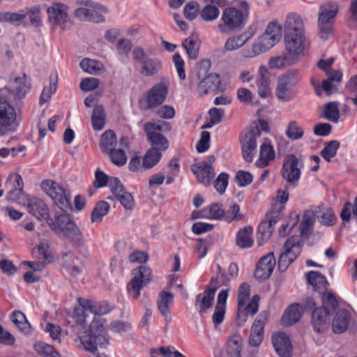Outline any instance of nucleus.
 <instances>
[{
    "mask_svg": "<svg viewBox=\"0 0 357 357\" xmlns=\"http://www.w3.org/2000/svg\"><path fill=\"white\" fill-rule=\"evenodd\" d=\"M273 231L268 226L260 223L257 232V243L259 245H264L271 238Z\"/></svg>",
    "mask_w": 357,
    "mask_h": 357,
    "instance_id": "nucleus-60",
    "label": "nucleus"
},
{
    "mask_svg": "<svg viewBox=\"0 0 357 357\" xmlns=\"http://www.w3.org/2000/svg\"><path fill=\"white\" fill-rule=\"evenodd\" d=\"M17 128L15 109L8 101L0 97V137L13 134Z\"/></svg>",
    "mask_w": 357,
    "mask_h": 357,
    "instance_id": "nucleus-6",
    "label": "nucleus"
},
{
    "mask_svg": "<svg viewBox=\"0 0 357 357\" xmlns=\"http://www.w3.org/2000/svg\"><path fill=\"white\" fill-rule=\"evenodd\" d=\"M41 188L61 210L68 211L71 208L65 190L58 183L52 180H45L41 183Z\"/></svg>",
    "mask_w": 357,
    "mask_h": 357,
    "instance_id": "nucleus-11",
    "label": "nucleus"
},
{
    "mask_svg": "<svg viewBox=\"0 0 357 357\" xmlns=\"http://www.w3.org/2000/svg\"><path fill=\"white\" fill-rule=\"evenodd\" d=\"M298 75L297 70H288L278 77L275 96L280 101L287 102L295 98L294 87L298 81Z\"/></svg>",
    "mask_w": 357,
    "mask_h": 357,
    "instance_id": "nucleus-5",
    "label": "nucleus"
},
{
    "mask_svg": "<svg viewBox=\"0 0 357 357\" xmlns=\"http://www.w3.org/2000/svg\"><path fill=\"white\" fill-rule=\"evenodd\" d=\"M323 117L331 122L337 123L340 119L338 102H329L324 105Z\"/></svg>",
    "mask_w": 357,
    "mask_h": 357,
    "instance_id": "nucleus-44",
    "label": "nucleus"
},
{
    "mask_svg": "<svg viewBox=\"0 0 357 357\" xmlns=\"http://www.w3.org/2000/svg\"><path fill=\"white\" fill-rule=\"evenodd\" d=\"M191 170L197 181L205 186L210 185L215 177V171L213 167L207 162H199L192 165Z\"/></svg>",
    "mask_w": 357,
    "mask_h": 357,
    "instance_id": "nucleus-20",
    "label": "nucleus"
},
{
    "mask_svg": "<svg viewBox=\"0 0 357 357\" xmlns=\"http://www.w3.org/2000/svg\"><path fill=\"white\" fill-rule=\"evenodd\" d=\"M132 275L127 285V290L132 298L137 299L140 296V290L151 280L152 271L149 267L142 266L133 270Z\"/></svg>",
    "mask_w": 357,
    "mask_h": 357,
    "instance_id": "nucleus-12",
    "label": "nucleus"
},
{
    "mask_svg": "<svg viewBox=\"0 0 357 357\" xmlns=\"http://www.w3.org/2000/svg\"><path fill=\"white\" fill-rule=\"evenodd\" d=\"M182 45L191 59L197 58L200 46L199 41L192 38H188L184 40Z\"/></svg>",
    "mask_w": 357,
    "mask_h": 357,
    "instance_id": "nucleus-50",
    "label": "nucleus"
},
{
    "mask_svg": "<svg viewBox=\"0 0 357 357\" xmlns=\"http://www.w3.org/2000/svg\"><path fill=\"white\" fill-rule=\"evenodd\" d=\"M340 147V142L336 140H332L325 143L324 149L321 151V155L327 161L330 162L331 159L333 158L336 153L338 148Z\"/></svg>",
    "mask_w": 357,
    "mask_h": 357,
    "instance_id": "nucleus-53",
    "label": "nucleus"
},
{
    "mask_svg": "<svg viewBox=\"0 0 357 357\" xmlns=\"http://www.w3.org/2000/svg\"><path fill=\"white\" fill-rule=\"evenodd\" d=\"M13 93L19 98L24 96L27 92L28 89L24 83V77L10 78V86Z\"/></svg>",
    "mask_w": 357,
    "mask_h": 357,
    "instance_id": "nucleus-54",
    "label": "nucleus"
},
{
    "mask_svg": "<svg viewBox=\"0 0 357 357\" xmlns=\"http://www.w3.org/2000/svg\"><path fill=\"white\" fill-rule=\"evenodd\" d=\"M116 142L115 133L110 130H106L101 136L100 148L102 152L107 153L115 149Z\"/></svg>",
    "mask_w": 357,
    "mask_h": 357,
    "instance_id": "nucleus-42",
    "label": "nucleus"
},
{
    "mask_svg": "<svg viewBox=\"0 0 357 357\" xmlns=\"http://www.w3.org/2000/svg\"><path fill=\"white\" fill-rule=\"evenodd\" d=\"M350 315L347 310H339L335 315L332 321V330L336 334L345 332L349 326Z\"/></svg>",
    "mask_w": 357,
    "mask_h": 357,
    "instance_id": "nucleus-29",
    "label": "nucleus"
},
{
    "mask_svg": "<svg viewBox=\"0 0 357 357\" xmlns=\"http://www.w3.org/2000/svg\"><path fill=\"white\" fill-rule=\"evenodd\" d=\"M68 13L69 7L61 2H54L47 9L49 22L62 30H68L72 26Z\"/></svg>",
    "mask_w": 357,
    "mask_h": 357,
    "instance_id": "nucleus-10",
    "label": "nucleus"
},
{
    "mask_svg": "<svg viewBox=\"0 0 357 357\" xmlns=\"http://www.w3.org/2000/svg\"><path fill=\"white\" fill-rule=\"evenodd\" d=\"M272 344L275 351L280 357L291 356V343L289 337L285 333L279 332L273 335Z\"/></svg>",
    "mask_w": 357,
    "mask_h": 357,
    "instance_id": "nucleus-21",
    "label": "nucleus"
},
{
    "mask_svg": "<svg viewBox=\"0 0 357 357\" xmlns=\"http://www.w3.org/2000/svg\"><path fill=\"white\" fill-rule=\"evenodd\" d=\"M12 177H14L15 184L13 185V189L8 192L7 199L24 206L29 197L25 195L23 192L24 183L22 178L17 174H10V178Z\"/></svg>",
    "mask_w": 357,
    "mask_h": 357,
    "instance_id": "nucleus-24",
    "label": "nucleus"
},
{
    "mask_svg": "<svg viewBox=\"0 0 357 357\" xmlns=\"http://www.w3.org/2000/svg\"><path fill=\"white\" fill-rule=\"evenodd\" d=\"M281 175L289 183H294L301 176V169L298 158L294 155H289L285 158Z\"/></svg>",
    "mask_w": 357,
    "mask_h": 357,
    "instance_id": "nucleus-16",
    "label": "nucleus"
},
{
    "mask_svg": "<svg viewBox=\"0 0 357 357\" xmlns=\"http://www.w3.org/2000/svg\"><path fill=\"white\" fill-rule=\"evenodd\" d=\"M38 254L41 257L46 261L47 263L53 261L54 257L50 250V245L48 243L41 241L36 247Z\"/></svg>",
    "mask_w": 357,
    "mask_h": 357,
    "instance_id": "nucleus-61",
    "label": "nucleus"
},
{
    "mask_svg": "<svg viewBox=\"0 0 357 357\" xmlns=\"http://www.w3.org/2000/svg\"><path fill=\"white\" fill-rule=\"evenodd\" d=\"M338 11L339 5L336 1L326 2L323 3L319 8L318 19L321 21L328 20L333 22V20L336 17Z\"/></svg>",
    "mask_w": 357,
    "mask_h": 357,
    "instance_id": "nucleus-32",
    "label": "nucleus"
},
{
    "mask_svg": "<svg viewBox=\"0 0 357 357\" xmlns=\"http://www.w3.org/2000/svg\"><path fill=\"white\" fill-rule=\"evenodd\" d=\"M268 319L266 312H261L252 324L249 342L252 346H258L263 340L264 327Z\"/></svg>",
    "mask_w": 357,
    "mask_h": 357,
    "instance_id": "nucleus-22",
    "label": "nucleus"
},
{
    "mask_svg": "<svg viewBox=\"0 0 357 357\" xmlns=\"http://www.w3.org/2000/svg\"><path fill=\"white\" fill-rule=\"evenodd\" d=\"M106 121V114L102 105H96L91 115L93 128L95 130H101L104 128Z\"/></svg>",
    "mask_w": 357,
    "mask_h": 357,
    "instance_id": "nucleus-38",
    "label": "nucleus"
},
{
    "mask_svg": "<svg viewBox=\"0 0 357 357\" xmlns=\"http://www.w3.org/2000/svg\"><path fill=\"white\" fill-rule=\"evenodd\" d=\"M298 62L289 53L272 56L268 60V66L271 69H283L291 66Z\"/></svg>",
    "mask_w": 357,
    "mask_h": 357,
    "instance_id": "nucleus-30",
    "label": "nucleus"
},
{
    "mask_svg": "<svg viewBox=\"0 0 357 357\" xmlns=\"http://www.w3.org/2000/svg\"><path fill=\"white\" fill-rule=\"evenodd\" d=\"M320 223L326 226L335 225L337 218L333 209L330 208L319 207L315 211Z\"/></svg>",
    "mask_w": 357,
    "mask_h": 357,
    "instance_id": "nucleus-40",
    "label": "nucleus"
},
{
    "mask_svg": "<svg viewBox=\"0 0 357 357\" xmlns=\"http://www.w3.org/2000/svg\"><path fill=\"white\" fill-rule=\"evenodd\" d=\"M245 15L243 11L234 7L225 8L218 25L220 33H231L241 30L245 22Z\"/></svg>",
    "mask_w": 357,
    "mask_h": 357,
    "instance_id": "nucleus-4",
    "label": "nucleus"
},
{
    "mask_svg": "<svg viewBox=\"0 0 357 357\" xmlns=\"http://www.w3.org/2000/svg\"><path fill=\"white\" fill-rule=\"evenodd\" d=\"M314 222V211L311 210L305 211L303 213L300 225L301 235L303 236H308L312 232Z\"/></svg>",
    "mask_w": 357,
    "mask_h": 357,
    "instance_id": "nucleus-37",
    "label": "nucleus"
},
{
    "mask_svg": "<svg viewBox=\"0 0 357 357\" xmlns=\"http://www.w3.org/2000/svg\"><path fill=\"white\" fill-rule=\"evenodd\" d=\"M275 158V151L273 147L266 142L262 144L260 147L259 159L257 160L255 165L257 167L263 168L267 166L271 160Z\"/></svg>",
    "mask_w": 357,
    "mask_h": 357,
    "instance_id": "nucleus-35",
    "label": "nucleus"
},
{
    "mask_svg": "<svg viewBox=\"0 0 357 357\" xmlns=\"http://www.w3.org/2000/svg\"><path fill=\"white\" fill-rule=\"evenodd\" d=\"M322 303L323 307L321 308L325 309L328 311V313L331 314L338 305L337 301L335 296L330 292H322Z\"/></svg>",
    "mask_w": 357,
    "mask_h": 357,
    "instance_id": "nucleus-56",
    "label": "nucleus"
},
{
    "mask_svg": "<svg viewBox=\"0 0 357 357\" xmlns=\"http://www.w3.org/2000/svg\"><path fill=\"white\" fill-rule=\"evenodd\" d=\"M259 296L255 295L252 296L251 301L243 307L238 306V313L236 317V324L238 326H243L248 319V314H255L259 310Z\"/></svg>",
    "mask_w": 357,
    "mask_h": 357,
    "instance_id": "nucleus-25",
    "label": "nucleus"
},
{
    "mask_svg": "<svg viewBox=\"0 0 357 357\" xmlns=\"http://www.w3.org/2000/svg\"><path fill=\"white\" fill-rule=\"evenodd\" d=\"M285 134L289 139L298 140L303 137V130L297 121H291L287 126Z\"/></svg>",
    "mask_w": 357,
    "mask_h": 357,
    "instance_id": "nucleus-52",
    "label": "nucleus"
},
{
    "mask_svg": "<svg viewBox=\"0 0 357 357\" xmlns=\"http://www.w3.org/2000/svg\"><path fill=\"white\" fill-rule=\"evenodd\" d=\"M281 36V26L275 22H270L264 33L257 39L252 47L243 50V56L254 58L268 51L280 41Z\"/></svg>",
    "mask_w": 357,
    "mask_h": 357,
    "instance_id": "nucleus-2",
    "label": "nucleus"
},
{
    "mask_svg": "<svg viewBox=\"0 0 357 357\" xmlns=\"http://www.w3.org/2000/svg\"><path fill=\"white\" fill-rule=\"evenodd\" d=\"M133 59L141 66L140 73L144 77H152L161 70L162 68V61L157 58H151L144 50L137 47L132 52Z\"/></svg>",
    "mask_w": 357,
    "mask_h": 357,
    "instance_id": "nucleus-8",
    "label": "nucleus"
},
{
    "mask_svg": "<svg viewBox=\"0 0 357 357\" xmlns=\"http://www.w3.org/2000/svg\"><path fill=\"white\" fill-rule=\"evenodd\" d=\"M301 317V312L298 304L290 305L282 317L284 326H290L297 322Z\"/></svg>",
    "mask_w": 357,
    "mask_h": 357,
    "instance_id": "nucleus-39",
    "label": "nucleus"
},
{
    "mask_svg": "<svg viewBox=\"0 0 357 357\" xmlns=\"http://www.w3.org/2000/svg\"><path fill=\"white\" fill-rule=\"evenodd\" d=\"M275 266V259L273 252L261 258L255 271V277L259 280L269 278Z\"/></svg>",
    "mask_w": 357,
    "mask_h": 357,
    "instance_id": "nucleus-19",
    "label": "nucleus"
},
{
    "mask_svg": "<svg viewBox=\"0 0 357 357\" xmlns=\"http://www.w3.org/2000/svg\"><path fill=\"white\" fill-rule=\"evenodd\" d=\"M252 234L253 228L251 226H246L241 229L236 234V245L242 249L252 248L254 244Z\"/></svg>",
    "mask_w": 357,
    "mask_h": 357,
    "instance_id": "nucleus-31",
    "label": "nucleus"
},
{
    "mask_svg": "<svg viewBox=\"0 0 357 357\" xmlns=\"http://www.w3.org/2000/svg\"><path fill=\"white\" fill-rule=\"evenodd\" d=\"M79 306L75 307L73 317L76 324L74 328L79 339L80 348L93 354L97 346L105 347L109 344L104 335L105 319L100 315L107 312L98 303L85 298H78Z\"/></svg>",
    "mask_w": 357,
    "mask_h": 357,
    "instance_id": "nucleus-1",
    "label": "nucleus"
},
{
    "mask_svg": "<svg viewBox=\"0 0 357 357\" xmlns=\"http://www.w3.org/2000/svg\"><path fill=\"white\" fill-rule=\"evenodd\" d=\"M162 157L161 153L156 148L149 149L143 158V167L149 169L158 163Z\"/></svg>",
    "mask_w": 357,
    "mask_h": 357,
    "instance_id": "nucleus-43",
    "label": "nucleus"
},
{
    "mask_svg": "<svg viewBox=\"0 0 357 357\" xmlns=\"http://www.w3.org/2000/svg\"><path fill=\"white\" fill-rule=\"evenodd\" d=\"M252 33H243L235 37L229 38L225 43L227 51H234L243 46L251 38Z\"/></svg>",
    "mask_w": 357,
    "mask_h": 357,
    "instance_id": "nucleus-36",
    "label": "nucleus"
},
{
    "mask_svg": "<svg viewBox=\"0 0 357 357\" xmlns=\"http://www.w3.org/2000/svg\"><path fill=\"white\" fill-rule=\"evenodd\" d=\"M243 218V215L240 212V206L238 204H232L229 208L225 212V220L229 222H237Z\"/></svg>",
    "mask_w": 357,
    "mask_h": 357,
    "instance_id": "nucleus-57",
    "label": "nucleus"
},
{
    "mask_svg": "<svg viewBox=\"0 0 357 357\" xmlns=\"http://www.w3.org/2000/svg\"><path fill=\"white\" fill-rule=\"evenodd\" d=\"M218 278L213 277L206 289L198 294L195 299V307L202 314L212 306L216 290L220 287Z\"/></svg>",
    "mask_w": 357,
    "mask_h": 357,
    "instance_id": "nucleus-14",
    "label": "nucleus"
},
{
    "mask_svg": "<svg viewBox=\"0 0 357 357\" xmlns=\"http://www.w3.org/2000/svg\"><path fill=\"white\" fill-rule=\"evenodd\" d=\"M199 4L196 1L188 3L184 8L183 13L185 17L189 20H195L198 13Z\"/></svg>",
    "mask_w": 357,
    "mask_h": 357,
    "instance_id": "nucleus-64",
    "label": "nucleus"
},
{
    "mask_svg": "<svg viewBox=\"0 0 357 357\" xmlns=\"http://www.w3.org/2000/svg\"><path fill=\"white\" fill-rule=\"evenodd\" d=\"M58 75L57 73H52L50 76V86L48 89L44 88L40 97L39 103L43 105L48 102L51 96L54 93L57 89Z\"/></svg>",
    "mask_w": 357,
    "mask_h": 357,
    "instance_id": "nucleus-45",
    "label": "nucleus"
},
{
    "mask_svg": "<svg viewBox=\"0 0 357 357\" xmlns=\"http://www.w3.org/2000/svg\"><path fill=\"white\" fill-rule=\"evenodd\" d=\"M284 47L287 53L298 61L299 58L305 54L308 47V42L304 34H284Z\"/></svg>",
    "mask_w": 357,
    "mask_h": 357,
    "instance_id": "nucleus-13",
    "label": "nucleus"
},
{
    "mask_svg": "<svg viewBox=\"0 0 357 357\" xmlns=\"http://www.w3.org/2000/svg\"><path fill=\"white\" fill-rule=\"evenodd\" d=\"M66 212L63 211L61 213L56 212L55 220L52 219L47 220V225L56 234H62L73 243L78 245H82L83 236L79 229Z\"/></svg>",
    "mask_w": 357,
    "mask_h": 357,
    "instance_id": "nucleus-3",
    "label": "nucleus"
},
{
    "mask_svg": "<svg viewBox=\"0 0 357 357\" xmlns=\"http://www.w3.org/2000/svg\"><path fill=\"white\" fill-rule=\"evenodd\" d=\"M91 9L89 6V1H87L84 6L77 8L74 11L75 16L79 20L84 22H98L101 20L100 16H93L90 14Z\"/></svg>",
    "mask_w": 357,
    "mask_h": 357,
    "instance_id": "nucleus-46",
    "label": "nucleus"
},
{
    "mask_svg": "<svg viewBox=\"0 0 357 357\" xmlns=\"http://www.w3.org/2000/svg\"><path fill=\"white\" fill-rule=\"evenodd\" d=\"M243 340L239 336L231 337L227 343L226 353L227 357H241Z\"/></svg>",
    "mask_w": 357,
    "mask_h": 357,
    "instance_id": "nucleus-41",
    "label": "nucleus"
},
{
    "mask_svg": "<svg viewBox=\"0 0 357 357\" xmlns=\"http://www.w3.org/2000/svg\"><path fill=\"white\" fill-rule=\"evenodd\" d=\"M303 241L299 236H291L288 238L282 247V251L278 260V268L283 272L301 254Z\"/></svg>",
    "mask_w": 357,
    "mask_h": 357,
    "instance_id": "nucleus-7",
    "label": "nucleus"
},
{
    "mask_svg": "<svg viewBox=\"0 0 357 357\" xmlns=\"http://www.w3.org/2000/svg\"><path fill=\"white\" fill-rule=\"evenodd\" d=\"M33 347L39 355L44 357H60L59 354L52 345L45 342H38L35 343Z\"/></svg>",
    "mask_w": 357,
    "mask_h": 357,
    "instance_id": "nucleus-51",
    "label": "nucleus"
},
{
    "mask_svg": "<svg viewBox=\"0 0 357 357\" xmlns=\"http://www.w3.org/2000/svg\"><path fill=\"white\" fill-rule=\"evenodd\" d=\"M24 206L27 208L28 212L38 220H47L50 218L49 208L47 204L40 199L37 197H29Z\"/></svg>",
    "mask_w": 357,
    "mask_h": 357,
    "instance_id": "nucleus-18",
    "label": "nucleus"
},
{
    "mask_svg": "<svg viewBox=\"0 0 357 357\" xmlns=\"http://www.w3.org/2000/svg\"><path fill=\"white\" fill-rule=\"evenodd\" d=\"M220 15V10L214 5L210 3L205 6L201 13L200 16L204 21L211 22L216 20Z\"/></svg>",
    "mask_w": 357,
    "mask_h": 357,
    "instance_id": "nucleus-55",
    "label": "nucleus"
},
{
    "mask_svg": "<svg viewBox=\"0 0 357 357\" xmlns=\"http://www.w3.org/2000/svg\"><path fill=\"white\" fill-rule=\"evenodd\" d=\"M200 79L197 86V91L199 96H204L216 91L221 82L219 75L215 73L202 77Z\"/></svg>",
    "mask_w": 357,
    "mask_h": 357,
    "instance_id": "nucleus-23",
    "label": "nucleus"
},
{
    "mask_svg": "<svg viewBox=\"0 0 357 357\" xmlns=\"http://www.w3.org/2000/svg\"><path fill=\"white\" fill-rule=\"evenodd\" d=\"M169 82L163 79L155 84L147 93L146 109H150L160 105L165 100L168 93Z\"/></svg>",
    "mask_w": 357,
    "mask_h": 357,
    "instance_id": "nucleus-15",
    "label": "nucleus"
},
{
    "mask_svg": "<svg viewBox=\"0 0 357 357\" xmlns=\"http://www.w3.org/2000/svg\"><path fill=\"white\" fill-rule=\"evenodd\" d=\"M41 9L40 6H34L28 9L26 17L28 16L31 23L36 26H40L41 25L40 17Z\"/></svg>",
    "mask_w": 357,
    "mask_h": 357,
    "instance_id": "nucleus-63",
    "label": "nucleus"
},
{
    "mask_svg": "<svg viewBox=\"0 0 357 357\" xmlns=\"http://www.w3.org/2000/svg\"><path fill=\"white\" fill-rule=\"evenodd\" d=\"M79 65L84 71L92 75L98 74L103 67L101 63L90 59H82Z\"/></svg>",
    "mask_w": 357,
    "mask_h": 357,
    "instance_id": "nucleus-49",
    "label": "nucleus"
},
{
    "mask_svg": "<svg viewBox=\"0 0 357 357\" xmlns=\"http://www.w3.org/2000/svg\"><path fill=\"white\" fill-rule=\"evenodd\" d=\"M328 311L321 307L316 308L312 314V324L313 328L317 333H324L328 327Z\"/></svg>",
    "mask_w": 357,
    "mask_h": 357,
    "instance_id": "nucleus-27",
    "label": "nucleus"
},
{
    "mask_svg": "<svg viewBox=\"0 0 357 357\" xmlns=\"http://www.w3.org/2000/svg\"><path fill=\"white\" fill-rule=\"evenodd\" d=\"M260 135V130L257 128L255 130L252 129L245 134L244 137L241 139L243 157L245 161L250 162L253 160L256 154V138Z\"/></svg>",
    "mask_w": 357,
    "mask_h": 357,
    "instance_id": "nucleus-17",
    "label": "nucleus"
},
{
    "mask_svg": "<svg viewBox=\"0 0 357 357\" xmlns=\"http://www.w3.org/2000/svg\"><path fill=\"white\" fill-rule=\"evenodd\" d=\"M173 295L171 293L162 291L158 300V307L160 313L164 316L167 323L171 321L169 305L173 301Z\"/></svg>",
    "mask_w": 357,
    "mask_h": 357,
    "instance_id": "nucleus-34",
    "label": "nucleus"
},
{
    "mask_svg": "<svg viewBox=\"0 0 357 357\" xmlns=\"http://www.w3.org/2000/svg\"><path fill=\"white\" fill-rule=\"evenodd\" d=\"M284 34H304V24L302 18L295 13H289L284 24Z\"/></svg>",
    "mask_w": 357,
    "mask_h": 357,
    "instance_id": "nucleus-26",
    "label": "nucleus"
},
{
    "mask_svg": "<svg viewBox=\"0 0 357 357\" xmlns=\"http://www.w3.org/2000/svg\"><path fill=\"white\" fill-rule=\"evenodd\" d=\"M307 280L319 294L324 292L328 284L326 277L317 271L309 272L307 274Z\"/></svg>",
    "mask_w": 357,
    "mask_h": 357,
    "instance_id": "nucleus-33",
    "label": "nucleus"
},
{
    "mask_svg": "<svg viewBox=\"0 0 357 357\" xmlns=\"http://www.w3.org/2000/svg\"><path fill=\"white\" fill-rule=\"evenodd\" d=\"M115 198L120 202L126 210H132L135 206V200L131 193L126 190L117 194Z\"/></svg>",
    "mask_w": 357,
    "mask_h": 357,
    "instance_id": "nucleus-58",
    "label": "nucleus"
},
{
    "mask_svg": "<svg viewBox=\"0 0 357 357\" xmlns=\"http://www.w3.org/2000/svg\"><path fill=\"white\" fill-rule=\"evenodd\" d=\"M165 129H170L169 124L165 122L160 123L147 122L144 126L148 141L153 146V148H156L159 151H165L169 147L167 139L159 132Z\"/></svg>",
    "mask_w": 357,
    "mask_h": 357,
    "instance_id": "nucleus-9",
    "label": "nucleus"
},
{
    "mask_svg": "<svg viewBox=\"0 0 357 357\" xmlns=\"http://www.w3.org/2000/svg\"><path fill=\"white\" fill-rule=\"evenodd\" d=\"M107 153L109 155L111 160L114 165L122 166L126 164L127 157L125 152L121 149H114Z\"/></svg>",
    "mask_w": 357,
    "mask_h": 357,
    "instance_id": "nucleus-59",
    "label": "nucleus"
},
{
    "mask_svg": "<svg viewBox=\"0 0 357 357\" xmlns=\"http://www.w3.org/2000/svg\"><path fill=\"white\" fill-rule=\"evenodd\" d=\"M109 208V204L106 202L102 201L98 203L91 213V222H99L102 221V218L108 213Z\"/></svg>",
    "mask_w": 357,
    "mask_h": 357,
    "instance_id": "nucleus-48",
    "label": "nucleus"
},
{
    "mask_svg": "<svg viewBox=\"0 0 357 357\" xmlns=\"http://www.w3.org/2000/svg\"><path fill=\"white\" fill-rule=\"evenodd\" d=\"M258 75L259 77L257 80L258 93L260 97L266 98L271 93L270 79L267 68L264 66H261L259 68Z\"/></svg>",
    "mask_w": 357,
    "mask_h": 357,
    "instance_id": "nucleus-28",
    "label": "nucleus"
},
{
    "mask_svg": "<svg viewBox=\"0 0 357 357\" xmlns=\"http://www.w3.org/2000/svg\"><path fill=\"white\" fill-rule=\"evenodd\" d=\"M250 294V285L245 282L242 283L238 290V306L241 307L247 305L245 301L249 298Z\"/></svg>",
    "mask_w": 357,
    "mask_h": 357,
    "instance_id": "nucleus-62",
    "label": "nucleus"
},
{
    "mask_svg": "<svg viewBox=\"0 0 357 357\" xmlns=\"http://www.w3.org/2000/svg\"><path fill=\"white\" fill-rule=\"evenodd\" d=\"M12 321L21 331L26 334L31 333V326L24 313L20 311L14 312L12 314Z\"/></svg>",
    "mask_w": 357,
    "mask_h": 357,
    "instance_id": "nucleus-47",
    "label": "nucleus"
}]
</instances>
